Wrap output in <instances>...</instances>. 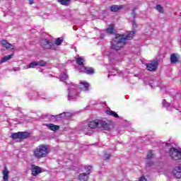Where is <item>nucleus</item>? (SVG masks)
<instances>
[{"mask_svg": "<svg viewBox=\"0 0 181 181\" xmlns=\"http://www.w3.org/2000/svg\"><path fill=\"white\" fill-rule=\"evenodd\" d=\"M89 128L91 129H101L102 131H110L113 127V124L111 120H108L105 118H100L91 120L88 124Z\"/></svg>", "mask_w": 181, "mask_h": 181, "instance_id": "obj_1", "label": "nucleus"}, {"mask_svg": "<svg viewBox=\"0 0 181 181\" xmlns=\"http://www.w3.org/2000/svg\"><path fill=\"white\" fill-rule=\"evenodd\" d=\"M134 34V31L129 32L127 35L117 34L112 41V48L115 50H119L127 43V40L133 39Z\"/></svg>", "mask_w": 181, "mask_h": 181, "instance_id": "obj_2", "label": "nucleus"}, {"mask_svg": "<svg viewBox=\"0 0 181 181\" xmlns=\"http://www.w3.org/2000/svg\"><path fill=\"white\" fill-rule=\"evenodd\" d=\"M47 153H49V149L46 145H41L34 151V156L39 159L40 158H45Z\"/></svg>", "mask_w": 181, "mask_h": 181, "instance_id": "obj_3", "label": "nucleus"}, {"mask_svg": "<svg viewBox=\"0 0 181 181\" xmlns=\"http://www.w3.org/2000/svg\"><path fill=\"white\" fill-rule=\"evenodd\" d=\"M169 156L175 162L181 160V149L175 147L170 148L169 150Z\"/></svg>", "mask_w": 181, "mask_h": 181, "instance_id": "obj_4", "label": "nucleus"}, {"mask_svg": "<svg viewBox=\"0 0 181 181\" xmlns=\"http://www.w3.org/2000/svg\"><path fill=\"white\" fill-rule=\"evenodd\" d=\"M91 169H93V167H91L90 165L85 166V170H86V173L79 174L78 180L81 181H88V176H89L90 173H91Z\"/></svg>", "mask_w": 181, "mask_h": 181, "instance_id": "obj_5", "label": "nucleus"}, {"mask_svg": "<svg viewBox=\"0 0 181 181\" xmlns=\"http://www.w3.org/2000/svg\"><path fill=\"white\" fill-rule=\"evenodd\" d=\"M77 86H74V85H71L69 87V93L68 95V98L69 100L71 99H74L76 98V97H77V95H78V92H77Z\"/></svg>", "mask_w": 181, "mask_h": 181, "instance_id": "obj_6", "label": "nucleus"}, {"mask_svg": "<svg viewBox=\"0 0 181 181\" xmlns=\"http://www.w3.org/2000/svg\"><path fill=\"white\" fill-rule=\"evenodd\" d=\"M37 66H41L42 67L46 66V62L45 61H33L27 66L26 69H35Z\"/></svg>", "mask_w": 181, "mask_h": 181, "instance_id": "obj_7", "label": "nucleus"}, {"mask_svg": "<svg viewBox=\"0 0 181 181\" xmlns=\"http://www.w3.org/2000/svg\"><path fill=\"white\" fill-rule=\"evenodd\" d=\"M31 175L33 176H37V175H40V173H42L43 170H42V168L35 165H31Z\"/></svg>", "mask_w": 181, "mask_h": 181, "instance_id": "obj_8", "label": "nucleus"}, {"mask_svg": "<svg viewBox=\"0 0 181 181\" xmlns=\"http://www.w3.org/2000/svg\"><path fill=\"white\" fill-rule=\"evenodd\" d=\"M146 69L148 71H156V69H158V62L153 61L147 64Z\"/></svg>", "mask_w": 181, "mask_h": 181, "instance_id": "obj_9", "label": "nucleus"}, {"mask_svg": "<svg viewBox=\"0 0 181 181\" xmlns=\"http://www.w3.org/2000/svg\"><path fill=\"white\" fill-rule=\"evenodd\" d=\"M173 175L177 179H180L181 177V166H175L173 170Z\"/></svg>", "mask_w": 181, "mask_h": 181, "instance_id": "obj_10", "label": "nucleus"}, {"mask_svg": "<svg viewBox=\"0 0 181 181\" xmlns=\"http://www.w3.org/2000/svg\"><path fill=\"white\" fill-rule=\"evenodd\" d=\"M153 151L152 150H149L147 153V156H146V165L147 166H152L153 165V162L151 160V158H153Z\"/></svg>", "mask_w": 181, "mask_h": 181, "instance_id": "obj_11", "label": "nucleus"}, {"mask_svg": "<svg viewBox=\"0 0 181 181\" xmlns=\"http://www.w3.org/2000/svg\"><path fill=\"white\" fill-rule=\"evenodd\" d=\"M89 88H90V83L84 81H80L78 85V88H80V90H82L83 91H88Z\"/></svg>", "mask_w": 181, "mask_h": 181, "instance_id": "obj_12", "label": "nucleus"}, {"mask_svg": "<svg viewBox=\"0 0 181 181\" xmlns=\"http://www.w3.org/2000/svg\"><path fill=\"white\" fill-rule=\"evenodd\" d=\"M42 46L44 49H53V43L49 42L47 39L42 40Z\"/></svg>", "mask_w": 181, "mask_h": 181, "instance_id": "obj_13", "label": "nucleus"}, {"mask_svg": "<svg viewBox=\"0 0 181 181\" xmlns=\"http://www.w3.org/2000/svg\"><path fill=\"white\" fill-rule=\"evenodd\" d=\"M1 45L3 46V47H6L7 50H13L14 47L12 44H9V42H7L6 40H1Z\"/></svg>", "mask_w": 181, "mask_h": 181, "instance_id": "obj_14", "label": "nucleus"}, {"mask_svg": "<svg viewBox=\"0 0 181 181\" xmlns=\"http://www.w3.org/2000/svg\"><path fill=\"white\" fill-rule=\"evenodd\" d=\"M9 180V171L6 167L4 168L3 170V181H8Z\"/></svg>", "mask_w": 181, "mask_h": 181, "instance_id": "obj_15", "label": "nucleus"}, {"mask_svg": "<svg viewBox=\"0 0 181 181\" xmlns=\"http://www.w3.org/2000/svg\"><path fill=\"white\" fill-rule=\"evenodd\" d=\"M45 127H47L51 131H57L60 128L59 125L53 124H46Z\"/></svg>", "mask_w": 181, "mask_h": 181, "instance_id": "obj_16", "label": "nucleus"}, {"mask_svg": "<svg viewBox=\"0 0 181 181\" xmlns=\"http://www.w3.org/2000/svg\"><path fill=\"white\" fill-rule=\"evenodd\" d=\"M30 136V133L28 132H20V139H26Z\"/></svg>", "mask_w": 181, "mask_h": 181, "instance_id": "obj_17", "label": "nucleus"}, {"mask_svg": "<svg viewBox=\"0 0 181 181\" xmlns=\"http://www.w3.org/2000/svg\"><path fill=\"white\" fill-rule=\"evenodd\" d=\"M81 71H84L85 73H86V74H93L94 69L93 68H87L86 66H83V68L81 69Z\"/></svg>", "mask_w": 181, "mask_h": 181, "instance_id": "obj_18", "label": "nucleus"}, {"mask_svg": "<svg viewBox=\"0 0 181 181\" xmlns=\"http://www.w3.org/2000/svg\"><path fill=\"white\" fill-rule=\"evenodd\" d=\"M60 119H62V114L50 116V121H52V122H56V121H60Z\"/></svg>", "mask_w": 181, "mask_h": 181, "instance_id": "obj_19", "label": "nucleus"}, {"mask_svg": "<svg viewBox=\"0 0 181 181\" xmlns=\"http://www.w3.org/2000/svg\"><path fill=\"white\" fill-rule=\"evenodd\" d=\"M122 9V6H112L110 7V11L112 12H118V11Z\"/></svg>", "mask_w": 181, "mask_h": 181, "instance_id": "obj_20", "label": "nucleus"}, {"mask_svg": "<svg viewBox=\"0 0 181 181\" xmlns=\"http://www.w3.org/2000/svg\"><path fill=\"white\" fill-rule=\"evenodd\" d=\"M76 64H78V66H82V69L84 67V59L81 57L76 58Z\"/></svg>", "mask_w": 181, "mask_h": 181, "instance_id": "obj_21", "label": "nucleus"}, {"mask_svg": "<svg viewBox=\"0 0 181 181\" xmlns=\"http://www.w3.org/2000/svg\"><path fill=\"white\" fill-rule=\"evenodd\" d=\"M179 60V57L175 54H173L170 57V62L171 63H177V62H178Z\"/></svg>", "mask_w": 181, "mask_h": 181, "instance_id": "obj_22", "label": "nucleus"}, {"mask_svg": "<svg viewBox=\"0 0 181 181\" xmlns=\"http://www.w3.org/2000/svg\"><path fill=\"white\" fill-rule=\"evenodd\" d=\"M11 138H12V139H21V132L13 133Z\"/></svg>", "mask_w": 181, "mask_h": 181, "instance_id": "obj_23", "label": "nucleus"}, {"mask_svg": "<svg viewBox=\"0 0 181 181\" xmlns=\"http://www.w3.org/2000/svg\"><path fill=\"white\" fill-rule=\"evenodd\" d=\"M107 33H110V35L115 33V30L114 29V24L110 25V27L107 29Z\"/></svg>", "mask_w": 181, "mask_h": 181, "instance_id": "obj_24", "label": "nucleus"}, {"mask_svg": "<svg viewBox=\"0 0 181 181\" xmlns=\"http://www.w3.org/2000/svg\"><path fill=\"white\" fill-rule=\"evenodd\" d=\"M12 56H13V54L11 55H6L1 59V63H5V62H8V60H11L12 59Z\"/></svg>", "mask_w": 181, "mask_h": 181, "instance_id": "obj_25", "label": "nucleus"}, {"mask_svg": "<svg viewBox=\"0 0 181 181\" xmlns=\"http://www.w3.org/2000/svg\"><path fill=\"white\" fill-rule=\"evenodd\" d=\"M61 5H69L70 4V0H57Z\"/></svg>", "mask_w": 181, "mask_h": 181, "instance_id": "obj_26", "label": "nucleus"}, {"mask_svg": "<svg viewBox=\"0 0 181 181\" xmlns=\"http://www.w3.org/2000/svg\"><path fill=\"white\" fill-rule=\"evenodd\" d=\"M60 78L62 81H64V80H67V78H69V76H67V74L64 73L60 76Z\"/></svg>", "mask_w": 181, "mask_h": 181, "instance_id": "obj_27", "label": "nucleus"}, {"mask_svg": "<svg viewBox=\"0 0 181 181\" xmlns=\"http://www.w3.org/2000/svg\"><path fill=\"white\" fill-rule=\"evenodd\" d=\"M62 43H63V40H62L61 38H58L55 40V45H57V46H60Z\"/></svg>", "mask_w": 181, "mask_h": 181, "instance_id": "obj_28", "label": "nucleus"}, {"mask_svg": "<svg viewBox=\"0 0 181 181\" xmlns=\"http://www.w3.org/2000/svg\"><path fill=\"white\" fill-rule=\"evenodd\" d=\"M156 9H157V11H158V12H160V13H163V8H162L160 5H157V6H156Z\"/></svg>", "mask_w": 181, "mask_h": 181, "instance_id": "obj_29", "label": "nucleus"}, {"mask_svg": "<svg viewBox=\"0 0 181 181\" xmlns=\"http://www.w3.org/2000/svg\"><path fill=\"white\" fill-rule=\"evenodd\" d=\"M163 107H169V103H168V102H166V100H163Z\"/></svg>", "mask_w": 181, "mask_h": 181, "instance_id": "obj_30", "label": "nucleus"}, {"mask_svg": "<svg viewBox=\"0 0 181 181\" xmlns=\"http://www.w3.org/2000/svg\"><path fill=\"white\" fill-rule=\"evenodd\" d=\"M105 112L106 114H117L115 112L110 110H106Z\"/></svg>", "mask_w": 181, "mask_h": 181, "instance_id": "obj_31", "label": "nucleus"}, {"mask_svg": "<svg viewBox=\"0 0 181 181\" xmlns=\"http://www.w3.org/2000/svg\"><path fill=\"white\" fill-rule=\"evenodd\" d=\"M110 159V154H105V160H108Z\"/></svg>", "mask_w": 181, "mask_h": 181, "instance_id": "obj_32", "label": "nucleus"}, {"mask_svg": "<svg viewBox=\"0 0 181 181\" xmlns=\"http://www.w3.org/2000/svg\"><path fill=\"white\" fill-rule=\"evenodd\" d=\"M139 180L140 181H146V178H145V177H141Z\"/></svg>", "mask_w": 181, "mask_h": 181, "instance_id": "obj_33", "label": "nucleus"}, {"mask_svg": "<svg viewBox=\"0 0 181 181\" xmlns=\"http://www.w3.org/2000/svg\"><path fill=\"white\" fill-rule=\"evenodd\" d=\"M110 115H112L115 118H118V114H111Z\"/></svg>", "mask_w": 181, "mask_h": 181, "instance_id": "obj_34", "label": "nucleus"}, {"mask_svg": "<svg viewBox=\"0 0 181 181\" xmlns=\"http://www.w3.org/2000/svg\"><path fill=\"white\" fill-rule=\"evenodd\" d=\"M133 28H136V24H135V22L132 23Z\"/></svg>", "mask_w": 181, "mask_h": 181, "instance_id": "obj_35", "label": "nucleus"}, {"mask_svg": "<svg viewBox=\"0 0 181 181\" xmlns=\"http://www.w3.org/2000/svg\"><path fill=\"white\" fill-rule=\"evenodd\" d=\"M30 4L32 5L33 4V0H30Z\"/></svg>", "mask_w": 181, "mask_h": 181, "instance_id": "obj_36", "label": "nucleus"}, {"mask_svg": "<svg viewBox=\"0 0 181 181\" xmlns=\"http://www.w3.org/2000/svg\"><path fill=\"white\" fill-rule=\"evenodd\" d=\"M63 114H67V112H63Z\"/></svg>", "mask_w": 181, "mask_h": 181, "instance_id": "obj_37", "label": "nucleus"}]
</instances>
